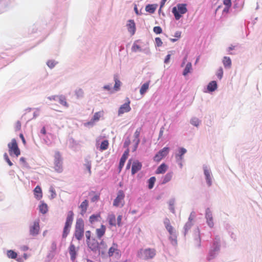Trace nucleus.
Wrapping results in <instances>:
<instances>
[{
	"label": "nucleus",
	"instance_id": "36",
	"mask_svg": "<svg viewBox=\"0 0 262 262\" xmlns=\"http://www.w3.org/2000/svg\"><path fill=\"white\" fill-rule=\"evenodd\" d=\"M156 7L154 5H148L146 6L145 10L150 13H153L155 11Z\"/></svg>",
	"mask_w": 262,
	"mask_h": 262
},
{
	"label": "nucleus",
	"instance_id": "41",
	"mask_svg": "<svg viewBox=\"0 0 262 262\" xmlns=\"http://www.w3.org/2000/svg\"><path fill=\"white\" fill-rule=\"evenodd\" d=\"M115 84L114 85V89L115 91H118L120 89V86L121 85V82L117 78V76L114 77Z\"/></svg>",
	"mask_w": 262,
	"mask_h": 262
},
{
	"label": "nucleus",
	"instance_id": "64",
	"mask_svg": "<svg viewBox=\"0 0 262 262\" xmlns=\"http://www.w3.org/2000/svg\"><path fill=\"white\" fill-rule=\"evenodd\" d=\"M29 249L28 247L27 246H23L21 247V250L24 251H26L27 250H28Z\"/></svg>",
	"mask_w": 262,
	"mask_h": 262
},
{
	"label": "nucleus",
	"instance_id": "21",
	"mask_svg": "<svg viewBox=\"0 0 262 262\" xmlns=\"http://www.w3.org/2000/svg\"><path fill=\"white\" fill-rule=\"evenodd\" d=\"M168 169V166L165 164L162 163L157 169L156 171V174L164 173Z\"/></svg>",
	"mask_w": 262,
	"mask_h": 262
},
{
	"label": "nucleus",
	"instance_id": "30",
	"mask_svg": "<svg viewBox=\"0 0 262 262\" xmlns=\"http://www.w3.org/2000/svg\"><path fill=\"white\" fill-rule=\"evenodd\" d=\"M192 70V64L191 62H188L183 71V75L186 76Z\"/></svg>",
	"mask_w": 262,
	"mask_h": 262
},
{
	"label": "nucleus",
	"instance_id": "34",
	"mask_svg": "<svg viewBox=\"0 0 262 262\" xmlns=\"http://www.w3.org/2000/svg\"><path fill=\"white\" fill-rule=\"evenodd\" d=\"M7 255L9 258L15 259L17 257V254L12 250H8Z\"/></svg>",
	"mask_w": 262,
	"mask_h": 262
},
{
	"label": "nucleus",
	"instance_id": "16",
	"mask_svg": "<svg viewBox=\"0 0 262 262\" xmlns=\"http://www.w3.org/2000/svg\"><path fill=\"white\" fill-rule=\"evenodd\" d=\"M206 218L207 220V223L208 226L212 228L214 225L212 214L209 209H207L206 211Z\"/></svg>",
	"mask_w": 262,
	"mask_h": 262
},
{
	"label": "nucleus",
	"instance_id": "2",
	"mask_svg": "<svg viewBox=\"0 0 262 262\" xmlns=\"http://www.w3.org/2000/svg\"><path fill=\"white\" fill-rule=\"evenodd\" d=\"M156 254V250L151 248L142 249L138 252L139 257L145 260L153 258Z\"/></svg>",
	"mask_w": 262,
	"mask_h": 262
},
{
	"label": "nucleus",
	"instance_id": "23",
	"mask_svg": "<svg viewBox=\"0 0 262 262\" xmlns=\"http://www.w3.org/2000/svg\"><path fill=\"white\" fill-rule=\"evenodd\" d=\"M34 194L37 200H40L42 197V190L40 186H37L34 190Z\"/></svg>",
	"mask_w": 262,
	"mask_h": 262
},
{
	"label": "nucleus",
	"instance_id": "7",
	"mask_svg": "<svg viewBox=\"0 0 262 262\" xmlns=\"http://www.w3.org/2000/svg\"><path fill=\"white\" fill-rule=\"evenodd\" d=\"M9 148V152L10 156L13 155L18 157L20 154V150L18 147V145L16 140L15 139H13L11 142L8 144Z\"/></svg>",
	"mask_w": 262,
	"mask_h": 262
},
{
	"label": "nucleus",
	"instance_id": "24",
	"mask_svg": "<svg viewBox=\"0 0 262 262\" xmlns=\"http://www.w3.org/2000/svg\"><path fill=\"white\" fill-rule=\"evenodd\" d=\"M204 174L205 176L206 179V181H207V183L208 186H210L211 185V184H212L211 178V175H210V172L207 168L206 167L204 168Z\"/></svg>",
	"mask_w": 262,
	"mask_h": 262
},
{
	"label": "nucleus",
	"instance_id": "15",
	"mask_svg": "<svg viewBox=\"0 0 262 262\" xmlns=\"http://www.w3.org/2000/svg\"><path fill=\"white\" fill-rule=\"evenodd\" d=\"M39 231V225L38 221L34 222L33 225L30 228V233L33 236L37 235Z\"/></svg>",
	"mask_w": 262,
	"mask_h": 262
},
{
	"label": "nucleus",
	"instance_id": "3",
	"mask_svg": "<svg viewBox=\"0 0 262 262\" xmlns=\"http://www.w3.org/2000/svg\"><path fill=\"white\" fill-rule=\"evenodd\" d=\"M74 213L72 211H69L66 219V222L63 229L62 237L66 238L70 232V229L73 223Z\"/></svg>",
	"mask_w": 262,
	"mask_h": 262
},
{
	"label": "nucleus",
	"instance_id": "14",
	"mask_svg": "<svg viewBox=\"0 0 262 262\" xmlns=\"http://www.w3.org/2000/svg\"><path fill=\"white\" fill-rule=\"evenodd\" d=\"M104 115V112L103 111H101L98 112H96L94 114L93 118H92L91 120L86 123V125H93L94 123L95 122L98 121L99 120L100 118L103 117Z\"/></svg>",
	"mask_w": 262,
	"mask_h": 262
},
{
	"label": "nucleus",
	"instance_id": "27",
	"mask_svg": "<svg viewBox=\"0 0 262 262\" xmlns=\"http://www.w3.org/2000/svg\"><path fill=\"white\" fill-rule=\"evenodd\" d=\"M187 150L183 147H181L179 149V153L176 155L177 160L181 161L183 159V156L186 152Z\"/></svg>",
	"mask_w": 262,
	"mask_h": 262
},
{
	"label": "nucleus",
	"instance_id": "38",
	"mask_svg": "<svg viewBox=\"0 0 262 262\" xmlns=\"http://www.w3.org/2000/svg\"><path fill=\"white\" fill-rule=\"evenodd\" d=\"M108 146V142L107 140H105L103 141L100 145V149L101 150H106Z\"/></svg>",
	"mask_w": 262,
	"mask_h": 262
},
{
	"label": "nucleus",
	"instance_id": "63",
	"mask_svg": "<svg viewBox=\"0 0 262 262\" xmlns=\"http://www.w3.org/2000/svg\"><path fill=\"white\" fill-rule=\"evenodd\" d=\"M19 137H20V138H21V140H22V141H23V143H24V144H26V140H25V138H24V137L23 135L22 134H20L19 135Z\"/></svg>",
	"mask_w": 262,
	"mask_h": 262
},
{
	"label": "nucleus",
	"instance_id": "9",
	"mask_svg": "<svg viewBox=\"0 0 262 262\" xmlns=\"http://www.w3.org/2000/svg\"><path fill=\"white\" fill-rule=\"evenodd\" d=\"M169 148L167 147H164L160 150L154 157V160L156 162H160L163 158L166 157L169 152Z\"/></svg>",
	"mask_w": 262,
	"mask_h": 262
},
{
	"label": "nucleus",
	"instance_id": "13",
	"mask_svg": "<svg viewBox=\"0 0 262 262\" xmlns=\"http://www.w3.org/2000/svg\"><path fill=\"white\" fill-rule=\"evenodd\" d=\"M125 197V194L122 190H119L117 193L116 198L114 200L113 205L118 207L120 205L121 203L123 201Z\"/></svg>",
	"mask_w": 262,
	"mask_h": 262
},
{
	"label": "nucleus",
	"instance_id": "57",
	"mask_svg": "<svg viewBox=\"0 0 262 262\" xmlns=\"http://www.w3.org/2000/svg\"><path fill=\"white\" fill-rule=\"evenodd\" d=\"M122 218V216L121 215H118L117 217V225L119 227L121 226L122 225V224H121Z\"/></svg>",
	"mask_w": 262,
	"mask_h": 262
},
{
	"label": "nucleus",
	"instance_id": "19",
	"mask_svg": "<svg viewBox=\"0 0 262 262\" xmlns=\"http://www.w3.org/2000/svg\"><path fill=\"white\" fill-rule=\"evenodd\" d=\"M141 131V128L139 127L136 129V132L134 133L135 139L133 140V141L135 143V150L137 148V147L140 141V139H139V136H140Z\"/></svg>",
	"mask_w": 262,
	"mask_h": 262
},
{
	"label": "nucleus",
	"instance_id": "10",
	"mask_svg": "<svg viewBox=\"0 0 262 262\" xmlns=\"http://www.w3.org/2000/svg\"><path fill=\"white\" fill-rule=\"evenodd\" d=\"M130 101L129 98H126V102L121 105L118 110V115H122L125 113L129 112L131 107L130 106Z\"/></svg>",
	"mask_w": 262,
	"mask_h": 262
},
{
	"label": "nucleus",
	"instance_id": "31",
	"mask_svg": "<svg viewBox=\"0 0 262 262\" xmlns=\"http://www.w3.org/2000/svg\"><path fill=\"white\" fill-rule=\"evenodd\" d=\"M149 85V81H148L144 83L141 87L140 90V93L141 95H143L145 93L146 91L148 89Z\"/></svg>",
	"mask_w": 262,
	"mask_h": 262
},
{
	"label": "nucleus",
	"instance_id": "33",
	"mask_svg": "<svg viewBox=\"0 0 262 262\" xmlns=\"http://www.w3.org/2000/svg\"><path fill=\"white\" fill-rule=\"evenodd\" d=\"M39 211L42 214L46 213L48 210L47 205L43 203H41L39 206Z\"/></svg>",
	"mask_w": 262,
	"mask_h": 262
},
{
	"label": "nucleus",
	"instance_id": "47",
	"mask_svg": "<svg viewBox=\"0 0 262 262\" xmlns=\"http://www.w3.org/2000/svg\"><path fill=\"white\" fill-rule=\"evenodd\" d=\"M84 166H85L86 169L88 170L89 171V174L91 175V162L88 161H86V162L84 164Z\"/></svg>",
	"mask_w": 262,
	"mask_h": 262
},
{
	"label": "nucleus",
	"instance_id": "25",
	"mask_svg": "<svg viewBox=\"0 0 262 262\" xmlns=\"http://www.w3.org/2000/svg\"><path fill=\"white\" fill-rule=\"evenodd\" d=\"M107 220L108 221L109 225L111 226H116V220L115 214H110L107 216Z\"/></svg>",
	"mask_w": 262,
	"mask_h": 262
},
{
	"label": "nucleus",
	"instance_id": "39",
	"mask_svg": "<svg viewBox=\"0 0 262 262\" xmlns=\"http://www.w3.org/2000/svg\"><path fill=\"white\" fill-rule=\"evenodd\" d=\"M174 204H175V201L173 199L170 200L168 202L169 209L170 210V211L171 212H172L173 213H174L175 212L174 207Z\"/></svg>",
	"mask_w": 262,
	"mask_h": 262
},
{
	"label": "nucleus",
	"instance_id": "44",
	"mask_svg": "<svg viewBox=\"0 0 262 262\" xmlns=\"http://www.w3.org/2000/svg\"><path fill=\"white\" fill-rule=\"evenodd\" d=\"M216 75L220 79H222V78L223 77V70L222 68L220 67L217 70Z\"/></svg>",
	"mask_w": 262,
	"mask_h": 262
},
{
	"label": "nucleus",
	"instance_id": "53",
	"mask_svg": "<svg viewBox=\"0 0 262 262\" xmlns=\"http://www.w3.org/2000/svg\"><path fill=\"white\" fill-rule=\"evenodd\" d=\"M21 122L19 121H17L14 126V128L16 131L19 130L21 128Z\"/></svg>",
	"mask_w": 262,
	"mask_h": 262
},
{
	"label": "nucleus",
	"instance_id": "26",
	"mask_svg": "<svg viewBox=\"0 0 262 262\" xmlns=\"http://www.w3.org/2000/svg\"><path fill=\"white\" fill-rule=\"evenodd\" d=\"M223 63L225 68L230 69L231 67V60L230 57L227 56L224 57Z\"/></svg>",
	"mask_w": 262,
	"mask_h": 262
},
{
	"label": "nucleus",
	"instance_id": "56",
	"mask_svg": "<svg viewBox=\"0 0 262 262\" xmlns=\"http://www.w3.org/2000/svg\"><path fill=\"white\" fill-rule=\"evenodd\" d=\"M155 41L158 47H161L162 45L163 42L159 37L156 38Z\"/></svg>",
	"mask_w": 262,
	"mask_h": 262
},
{
	"label": "nucleus",
	"instance_id": "50",
	"mask_svg": "<svg viewBox=\"0 0 262 262\" xmlns=\"http://www.w3.org/2000/svg\"><path fill=\"white\" fill-rule=\"evenodd\" d=\"M49 191L51 194V198L53 199V198H55V196H56V193L55 190H54L53 187H50Z\"/></svg>",
	"mask_w": 262,
	"mask_h": 262
},
{
	"label": "nucleus",
	"instance_id": "59",
	"mask_svg": "<svg viewBox=\"0 0 262 262\" xmlns=\"http://www.w3.org/2000/svg\"><path fill=\"white\" fill-rule=\"evenodd\" d=\"M99 199V195L96 194L94 195L92 198L91 201L93 202H96Z\"/></svg>",
	"mask_w": 262,
	"mask_h": 262
},
{
	"label": "nucleus",
	"instance_id": "4",
	"mask_svg": "<svg viewBox=\"0 0 262 262\" xmlns=\"http://www.w3.org/2000/svg\"><path fill=\"white\" fill-rule=\"evenodd\" d=\"M54 168L55 170L60 173L63 171L62 159L59 151H56L54 156Z\"/></svg>",
	"mask_w": 262,
	"mask_h": 262
},
{
	"label": "nucleus",
	"instance_id": "32",
	"mask_svg": "<svg viewBox=\"0 0 262 262\" xmlns=\"http://www.w3.org/2000/svg\"><path fill=\"white\" fill-rule=\"evenodd\" d=\"M58 101L62 105L68 107L69 105L66 101V98L64 96L60 95L58 98Z\"/></svg>",
	"mask_w": 262,
	"mask_h": 262
},
{
	"label": "nucleus",
	"instance_id": "35",
	"mask_svg": "<svg viewBox=\"0 0 262 262\" xmlns=\"http://www.w3.org/2000/svg\"><path fill=\"white\" fill-rule=\"evenodd\" d=\"M172 177V172H168L164 177L163 183L165 184L171 180Z\"/></svg>",
	"mask_w": 262,
	"mask_h": 262
},
{
	"label": "nucleus",
	"instance_id": "28",
	"mask_svg": "<svg viewBox=\"0 0 262 262\" xmlns=\"http://www.w3.org/2000/svg\"><path fill=\"white\" fill-rule=\"evenodd\" d=\"M100 219L101 216L100 213H98L97 214H93L90 216L89 218V221L92 224H93L99 221Z\"/></svg>",
	"mask_w": 262,
	"mask_h": 262
},
{
	"label": "nucleus",
	"instance_id": "60",
	"mask_svg": "<svg viewBox=\"0 0 262 262\" xmlns=\"http://www.w3.org/2000/svg\"><path fill=\"white\" fill-rule=\"evenodd\" d=\"M59 97V96H57V95H55V96H52L51 97H49V99L50 100H55V101H56V100H58V98Z\"/></svg>",
	"mask_w": 262,
	"mask_h": 262
},
{
	"label": "nucleus",
	"instance_id": "43",
	"mask_svg": "<svg viewBox=\"0 0 262 262\" xmlns=\"http://www.w3.org/2000/svg\"><path fill=\"white\" fill-rule=\"evenodd\" d=\"M126 159H127L125 158V157H121V159L120 160V162H119V172L121 171L122 167H123V166L124 165L125 162L126 161Z\"/></svg>",
	"mask_w": 262,
	"mask_h": 262
},
{
	"label": "nucleus",
	"instance_id": "17",
	"mask_svg": "<svg viewBox=\"0 0 262 262\" xmlns=\"http://www.w3.org/2000/svg\"><path fill=\"white\" fill-rule=\"evenodd\" d=\"M142 168V164L138 161H135L133 162L132 167V174H135L136 172L139 171Z\"/></svg>",
	"mask_w": 262,
	"mask_h": 262
},
{
	"label": "nucleus",
	"instance_id": "51",
	"mask_svg": "<svg viewBox=\"0 0 262 262\" xmlns=\"http://www.w3.org/2000/svg\"><path fill=\"white\" fill-rule=\"evenodd\" d=\"M191 123L192 125L197 126L199 125L200 121L198 119L194 118L191 120Z\"/></svg>",
	"mask_w": 262,
	"mask_h": 262
},
{
	"label": "nucleus",
	"instance_id": "55",
	"mask_svg": "<svg viewBox=\"0 0 262 262\" xmlns=\"http://www.w3.org/2000/svg\"><path fill=\"white\" fill-rule=\"evenodd\" d=\"M132 50L134 52H137L138 51H140L141 49L139 45L134 44L132 48Z\"/></svg>",
	"mask_w": 262,
	"mask_h": 262
},
{
	"label": "nucleus",
	"instance_id": "29",
	"mask_svg": "<svg viewBox=\"0 0 262 262\" xmlns=\"http://www.w3.org/2000/svg\"><path fill=\"white\" fill-rule=\"evenodd\" d=\"M217 83L215 81H212L207 85V90L209 92L214 91L217 89Z\"/></svg>",
	"mask_w": 262,
	"mask_h": 262
},
{
	"label": "nucleus",
	"instance_id": "5",
	"mask_svg": "<svg viewBox=\"0 0 262 262\" xmlns=\"http://www.w3.org/2000/svg\"><path fill=\"white\" fill-rule=\"evenodd\" d=\"M84 223L82 219H78L76 221L75 226V236L78 240H80L83 236Z\"/></svg>",
	"mask_w": 262,
	"mask_h": 262
},
{
	"label": "nucleus",
	"instance_id": "54",
	"mask_svg": "<svg viewBox=\"0 0 262 262\" xmlns=\"http://www.w3.org/2000/svg\"><path fill=\"white\" fill-rule=\"evenodd\" d=\"M55 64H56V63H55V61H54V60H49L47 62V65L50 68H53V67H54Z\"/></svg>",
	"mask_w": 262,
	"mask_h": 262
},
{
	"label": "nucleus",
	"instance_id": "6",
	"mask_svg": "<svg viewBox=\"0 0 262 262\" xmlns=\"http://www.w3.org/2000/svg\"><path fill=\"white\" fill-rule=\"evenodd\" d=\"M187 11L186 5L181 4L177 5V8L173 7L172 12L174 15L175 18L177 20H179L181 17V15L186 13Z\"/></svg>",
	"mask_w": 262,
	"mask_h": 262
},
{
	"label": "nucleus",
	"instance_id": "45",
	"mask_svg": "<svg viewBox=\"0 0 262 262\" xmlns=\"http://www.w3.org/2000/svg\"><path fill=\"white\" fill-rule=\"evenodd\" d=\"M223 4L226 6V9L228 10L231 6V0H223Z\"/></svg>",
	"mask_w": 262,
	"mask_h": 262
},
{
	"label": "nucleus",
	"instance_id": "1",
	"mask_svg": "<svg viewBox=\"0 0 262 262\" xmlns=\"http://www.w3.org/2000/svg\"><path fill=\"white\" fill-rule=\"evenodd\" d=\"M88 246L93 251H98V252L103 254L106 251V247L102 248L101 246L104 245L103 241H101L99 244L94 239L88 241L87 242Z\"/></svg>",
	"mask_w": 262,
	"mask_h": 262
},
{
	"label": "nucleus",
	"instance_id": "52",
	"mask_svg": "<svg viewBox=\"0 0 262 262\" xmlns=\"http://www.w3.org/2000/svg\"><path fill=\"white\" fill-rule=\"evenodd\" d=\"M191 225H192V224L191 223V221L187 222L185 224V227H184L185 230V234H186V232L191 228Z\"/></svg>",
	"mask_w": 262,
	"mask_h": 262
},
{
	"label": "nucleus",
	"instance_id": "20",
	"mask_svg": "<svg viewBox=\"0 0 262 262\" xmlns=\"http://www.w3.org/2000/svg\"><path fill=\"white\" fill-rule=\"evenodd\" d=\"M127 27L128 32L132 35L134 34L136 31V26L134 21L133 20H129L127 25Z\"/></svg>",
	"mask_w": 262,
	"mask_h": 262
},
{
	"label": "nucleus",
	"instance_id": "48",
	"mask_svg": "<svg viewBox=\"0 0 262 262\" xmlns=\"http://www.w3.org/2000/svg\"><path fill=\"white\" fill-rule=\"evenodd\" d=\"M154 32L156 34H160L162 32V28L159 26H156L154 28Z\"/></svg>",
	"mask_w": 262,
	"mask_h": 262
},
{
	"label": "nucleus",
	"instance_id": "12",
	"mask_svg": "<svg viewBox=\"0 0 262 262\" xmlns=\"http://www.w3.org/2000/svg\"><path fill=\"white\" fill-rule=\"evenodd\" d=\"M78 247H76L74 244L71 243L69 248V254L70 255L71 259L74 261L76 258Z\"/></svg>",
	"mask_w": 262,
	"mask_h": 262
},
{
	"label": "nucleus",
	"instance_id": "49",
	"mask_svg": "<svg viewBox=\"0 0 262 262\" xmlns=\"http://www.w3.org/2000/svg\"><path fill=\"white\" fill-rule=\"evenodd\" d=\"M4 159L5 160H6V161L7 162V163L8 164V165L10 166H11L12 165H13V163L11 162V161H10V160L9 159V157H8V156L7 155V154L5 153L4 155Z\"/></svg>",
	"mask_w": 262,
	"mask_h": 262
},
{
	"label": "nucleus",
	"instance_id": "18",
	"mask_svg": "<svg viewBox=\"0 0 262 262\" xmlns=\"http://www.w3.org/2000/svg\"><path fill=\"white\" fill-rule=\"evenodd\" d=\"M88 206L89 202L86 200H85L81 203V204L79 206V208L80 209V214L82 215H83L86 213Z\"/></svg>",
	"mask_w": 262,
	"mask_h": 262
},
{
	"label": "nucleus",
	"instance_id": "46",
	"mask_svg": "<svg viewBox=\"0 0 262 262\" xmlns=\"http://www.w3.org/2000/svg\"><path fill=\"white\" fill-rule=\"evenodd\" d=\"M181 32L180 31H177L174 34V36L177 37V38H171L170 40L172 42L176 41L179 38L181 37Z\"/></svg>",
	"mask_w": 262,
	"mask_h": 262
},
{
	"label": "nucleus",
	"instance_id": "8",
	"mask_svg": "<svg viewBox=\"0 0 262 262\" xmlns=\"http://www.w3.org/2000/svg\"><path fill=\"white\" fill-rule=\"evenodd\" d=\"M164 224L166 229L170 235V238L174 242L177 243V233L174 228L171 225L170 220L168 218L164 220Z\"/></svg>",
	"mask_w": 262,
	"mask_h": 262
},
{
	"label": "nucleus",
	"instance_id": "40",
	"mask_svg": "<svg viewBox=\"0 0 262 262\" xmlns=\"http://www.w3.org/2000/svg\"><path fill=\"white\" fill-rule=\"evenodd\" d=\"M156 180V179L155 177H152L148 180V183L149 189H151L153 188Z\"/></svg>",
	"mask_w": 262,
	"mask_h": 262
},
{
	"label": "nucleus",
	"instance_id": "37",
	"mask_svg": "<svg viewBox=\"0 0 262 262\" xmlns=\"http://www.w3.org/2000/svg\"><path fill=\"white\" fill-rule=\"evenodd\" d=\"M75 95L78 98H81L84 95V92L82 89L79 88L76 90L75 92Z\"/></svg>",
	"mask_w": 262,
	"mask_h": 262
},
{
	"label": "nucleus",
	"instance_id": "61",
	"mask_svg": "<svg viewBox=\"0 0 262 262\" xmlns=\"http://www.w3.org/2000/svg\"><path fill=\"white\" fill-rule=\"evenodd\" d=\"M170 56L171 55L170 54H168L165 59V60H164V62L167 63L169 62V60H170Z\"/></svg>",
	"mask_w": 262,
	"mask_h": 262
},
{
	"label": "nucleus",
	"instance_id": "42",
	"mask_svg": "<svg viewBox=\"0 0 262 262\" xmlns=\"http://www.w3.org/2000/svg\"><path fill=\"white\" fill-rule=\"evenodd\" d=\"M193 244L196 247H199L201 245V238L199 233H197L196 234Z\"/></svg>",
	"mask_w": 262,
	"mask_h": 262
},
{
	"label": "nucleus",
	"instance_id": "22",
	"mask_svg": "<svg viewBox=\"0 0 262 262\" xmlns=\"http://www.w3.org/2000/svg\"><path fill=\"white\" fill-rule=\"evenodd\" d=\"M106 227L104 225H101L100 228L97 229L96 233L99 238H101L105 234Z\"/></svg>",
	"mask_w": 262,
	"mask_h": 262
},
{
	"label": "nucleus",
	"instance_id": "62",
	"mask_svg": "<svg viewBox=\"0 0 262 262\" xmlns=\"http://www.w3.org/2000/svg\"><path fill=\"white\" fill-rule=\"evenodd\" d=\"M128 150H127L125 151L124 152V154H123V155L122 156V157H125V158L127 159V157H128Z\"/></svg>",
	"mask_w": 262,
	"mask_h": 262
},
{
	"label": "nucleus",
	"instance_id": "58",
	"mask_svg": "<svg viewBox=\"0 0 262 262\" xmlns=\"http://www.w3.org/2000/svg\"><path fill=\"white\" fill-rule=\"evenodd\" d=\"M91 232L90 231H86L85 232V236H86V241L88 242V241H90L91 240Z\"/></svg>",
	"mask_w": 262,
	"mask_h": 262
},
{
	"label": "nucleus",
	"instance_id": "11",
	"mask_svg": "<svg viewBox=\"0 0 262 262\" xmlns=\"http://www.w3.org/2000/svg\"><path fill=\"white\" fill-rule=\"evenodd\" d=\"M108 254L110 256L114 255L119 256L120 255V250L118 248V245L117 244H113L112 247L108 250Z\"/></svg>",
	"mask_w": 262,
	"mask_h": 262
}]
</instances>
